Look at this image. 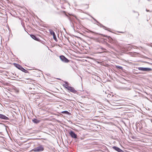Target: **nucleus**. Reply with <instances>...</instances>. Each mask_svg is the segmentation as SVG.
I'll return each mask as SVG.
<instances>
[{
	"label": "nucleus",
	"instance_id": "obj_30",
	"mask_svg": "<svg viewBox=\"0 0 152 152\" xmlns=\"http://www.w3.org/2000/svg\"><path fill=\"white\" fill-rule=\"evenodd\" d=\"M58 80H60V78H58Z\"/></svg>",
	"mask_w": 152,
	"mask_h": 152
},
{
	"label": "nucleus",
	"instance_id": "obj_5",
	"mask_svg": "<svg viewBox=\"0 0 152 152\" xmlns=\"http://www.w3.org/2000/svg\"><path fill=\"white\" fill-rule=\"evenodd\" d=\"M44 148L42 145H40L33 149V151L35 152H38L43 151Z\"/></svg>",
	"mask_w": 152,
	"mask_h": 152
},
{
	"label": "nucleus",
	"instance_id": "obj_11",
	"mask_svg": "<svg viewBox=\"0 0 152 152\" xmlns=\"http://www.w3.org/2000/svg\"><path fill=\"white\" fill-rule=\"evenodd\" d=\"M50 33L51 35H52L53 36V38L56 41V35L55 34L54 32L52 30H50Z\"/></svg>",
	"mask_w": 152,
	"mask_h": 152
},
{
	"label": "nucleus",
	"instance_id": "obj_3",
	"mask_svg": "<svg viewBox=\"0 0 152 152\" xmlns=\"http://www.w3.org/2000/svg\"><path fill=\"white\" fill-rule=\"evenodd\" d=\"M60 60L64 63H67L69 62L70 60L66 58L63 55H60L59 56Z\"/></svg>",
	"mask_w": 152,
	"mask_h": 152
},
{
	"label": "nucleus",
	"instance_id": "obj_28",
	"mask_svg": "<svg viewBox=\"0 0 152 152\" xmlns=\"http://www.w3.org/2000/svg\"><path fill=\"white\" fill-rule=\"evenodd\" d=\"M27 79L28 80H32V81H34V80H33V79Z\"/></svg>",
	"mask_w": 152,
	"mask_h": 152
},
{
	"label": "nucleus",
	"instance_id": "obj_1",
	"mask_svg": "<svg viewBox=\"0 0 152 152\" xmlns=\"http://www.w3.org/2000/svg\"><path fill=\"white\" fill-rule=\"evenodd\" d=\"M100 35L103 36L104 37H105L107 38V39H103V42H102L103 44L104 45H105L107 46L108 48L110 49H114L113 47L110 44H108L107 42L106 41H105V40H108V42L113 44V45L115 46H117L118 45V43L117 41L115 39H113L110 36H108L106 35H103V34H100Z\"/></svg>",
	"mask_w": 152,
	"mask_h": 152
},
{
	"label": "nucleus",
	"instance_id": "obj_21",
	"mask_svg": "<svg viewBox=\"0 0 152 152\" xmlns=\"http://www.w3.org/2000/svg\"><path fill=\"white\" fill-rule=\"evenodd\" d=\"M144 68L143 67H139L138 68L137 67L136 68L138 69L140 71H144Z\"/></svg>",
	"mask_w": 152,
	"mask_h": 152
},
{
	"label": "nucleus",
	"instance_id": "obj_19",
	"mask_svg": "<svg viewBox=\"0 0 152 152\" xmlns=\"http://www.w3.org/2000/svg\"><path fill=\"white\" fill-rule=\"evenodd\" d=\"M7 117L4 115L0 114V118L3 119H6Z\"/></svg>",
	"mask_w": 152,
	"mask_h": 152
},
{
	"label": "nucleus",
	"instance_id": "obj_25",
	"mask_svg": "<svg viewBox=\"0 0 152 152\" xmlns=\"http://www.w3.org/2000/svg\"><path fill=\"white\" fill-rule=\"evenodd\" d=\"M126 90H130V88H126Z\"/></svg>",
	"mask_w": 152,
	"mask_h": 152
},
{
	"label": "nucleus",
	"instance_id": "obj_24",
	"mask_svg": "<svg viewBox=\"0 0 152 152\" xmlns=\"http://www.w3.org/2000/svg\"><path fill=\"white\" fill-rule=\"evenodd\" d=\"M146 11L147 12H152V11H150L149 10H148L147 9H146Z\"/></svg>",
	"mask_w": 152,
	"mask_h": 152
},
{
	"label": "nucleus",
	"instance_id": "obj_2",
	"mask_svg": "<svg viewBox=\"0 0 152 152\" xmlns=\"http://www.w3.org/2000/svg\"><path fill=\"white\" fill-rule=\"evenodd\" d=\"M61 13L65 15V16H67L70 21L71 26L72 28H74V23H76L75 21L74 20V19L73 18H72L71 17L68 16L66 13V12L64 11H61Z\"/></svg>",
	"mask_w": 152,
	"mask_h": 152
},
{
	"label": "nucleus",
	"instance_id": "obj_33",
	"mask_svg": "<svg viewBox=\"0 0 152 152\" xmlns=\"http://www.w3.org/2000/svg\"><path fill=\"white\" fill-rule=\"evenodd\" d=\"M58 46H59V45H58Z\"/></svg>",
	"mask_w": 152,
	"mask_h": 152
},
{
	"label": "nucleus",
	"instance_id": "obj_13",
	"mask_svg": "<svg viewBox=\"0 0 152 152\" xmlns=\"http://www.w3.org/2000/svg\"><path fill=\"white\" fill-rule=\"evenodd\" d=\"M30 36L32 38H33V39H34L36 40L39 41V40L38 38H37L34 35L31 34L30 35Z\"/></svg>",
	"mask_w": 152,
	"mask_h": 152
},
{
	"label": "nucleus",
	"instance_id": "obj_7",
	"mask_svg": "<svg viewBox=\"0 0 152 152\" xmlns=\"http://www.w3.org/2000/svg\"><path fill=\"white\" fill-rule=\"evenodd\" d=\"M68 91H70V92L74 93V94H78V93L77 91H76L74 88L73 87L70 86V87L69 88Z\"/></svg>",
	"mask_w": 152,
	"mask_h": 152
},
{
	"label": "nucleus",
	"instance_id": "obj_16",
	"mask_svg": "<svg viewBox=\"0 0 152 152\" xmlns=\"http://www.w3.org/2000/svg\"><path fill=\"white\" fill-rule=\"evenodd\" d=\"M115 66V68L117 69L121 70H123V67L121 66L118 65H116Z\"/></svg>",
	"mask_w": 152,
	"mask_h": 152
},
{
	"label": "nucleus",
	"instance_id": "obj_31",
	"mask_svg": "<svg viewBox=\"0 0 152 152\" xmlns=\"http://www.w3.org/2000/svg\"><path fill=\"white\" fill-rule=\"evenodd\" d=\"M88 30V31H89L90 32H91V31L90 30Z\"/></svg>",
	"mask_w": 152,
	"mask_h": 152
},
{
	"label": "nucleus",
	"instance_id": "obj_15",
	"mask_svg": "<svg viewBox=\"0 0 152 152\" xmlns=\"http://www.w3.org/2000/svg\"><path fill=\"white\" fill-rule=\"evenodd\" d=\"M144 71L146 72H149L152 71V69L148 67H145Z\"/></svg>",
	"mask_w": 152,
	"mask_h": 152
},
{
	"label": "nucleus",
	"instance_id": "obj_8",
	"mask_svg": "<svg viewBox=\"0 0 152 152\" xmlns=\"http://www.w3.org/2000/svg\"><path fill=\"white\" fill-rule=\"evenodd\" d=\"M112 148L114 150L118 152H124L123 150L116 146H113L112 147Z\"/></svg>",
	"mask_w": 152,
	"mask_h": 152
},
{
	"label": "nucleus",
	"instance_id": "obj_17",
	"mask_svg": "<svg viewBox=\"0 0 152 152\" xmlns=\"http://www.w3.org/2000/svg\"><path fill=\"white\" fill-rule=\"evenodd\" d=\"M99 48L102 49L103 51V52H107V50L105 48H104L102 46H99Z\"/></svg>",
	"mask_w": 152,
	"mask_h": 152
},
{
	"label": "nucleus",
	"instance_id": "obj_22",
	"mask_svg": "<svg viewBox=\"0 0 152 152\" xmlns=\"http://www.w3.org/2000/svg\"><path fill=\"white\" fill-rule=\"evenodd\" d=\"M91 17L97 23V25L99 24L100 23L98 21H97L96 19L94 18L92 16H91Z\"/></svg>",
	"mask_w": 152,
	"mask_h": 152
},
{
	"label": "nucleus",
	"instance_id": "obj_27",
	"mask_svg": "<svg viewBox=\"0 0 152 152\" xmlns=\"http://www.w3.org/2000/svg\"><path fill=\"white\" fill-rule=\"evenodd\" d=\"M133 12H135L134 11H134H133ZM137 13H138V15H139V14L138 13V12H137Z\"/></svg>",
	"mask_w": 152,
	"mask_h": 152
},
{
	"label": "nucleus",
	"instance_id": "obj_10",
	"mask_svg": "<svg viewBox=\"0 0 152 152\" xmlns=\"http://www.w3.org/2000/svg\"><path fill=\"white\" fill-rule=\"evenodd\" d=\"M64 82L65 83V84H64L63 86L68 90L69 89L68 88H69H69V87H70V86H69V83H68V82L66 81H64Z\"/></svg>",
	"mask_w": 152,
	"mask_h": 152
},
{
	"label": "nucleus",
	"instance_id": "obj_4",
	"mask_svg": "<svg viewBox=\"0 0 152 152\" xmlns=\"http://www.w3.org/2000/svg\"><path fill=\"white\" fill-rule=\"evenodd\" d=\"M68 132L69 134L72 138L74 139H76L77 138V135L73 131L70 130V131Z\"/></svg>",
	"mask_w": 152,
	"mask_h": 152
},
{
	"label": "nucleus",
	"instance_id": "obj_14",
	"mask_svg": "<svg viewBox=\"0 0 152 152\" xmlns=\"http://www.w3.org/2000/svg\"><path fill=\"white\" fill-rule=\"evenodd\" d=\"M97 25L101 27H102L104 29L107 30V29L108 28L105 26H103L100 23L99 24H97Z\"/></svg>",
	"mask_w": 152,
	"mask_h": 152
},
{
	"label": "nucleus",
	"instance_id": "obj_29",
	"mask_svg": "<svg viewBox=\"0 0 152 152\" xmlns=\"http://www.w3.org/2000/svg\"><path fill=\"white\" fill-rule=\"evenodd\" d=\"M119 33H124V32H122V31H120V32H118Z\"/></svg>",
	"mask_w": 152,
	"mask_h": 152
},
{
	"label": "nucleus",
	"instance_id": "obj_23",
	"mask_svg": "<svg viewBox=\"0 0 152 152\" xmlns=\"http://www.w3.org/2000/svg\"><path fill=\"white\" fill-rule=\"evenodd\" d=\"M61 106L62 107V105H61L60 103H58V108L59 109V107H61Z\"/></svg>",
	"mask_w": 152,
	"mask_h": 152
},
{
	"label": "nucleus",
	"instance_id": "obj_32",
	"mask_svg": "<svg viewBox=\"0 0 152 152\" xmlns=\"http://www.w3.org/2000/svg\"><path fill=\"white\" fill-rule=\"evenodd\" d=\"M57 121H58V122H59V121L58 120Z\"/></svg>",
	"mask_w": 152,
	"mask_h": 152
},
{
	"label": "nucleus",
	"instance_id": "obj_9",
	"mask_svg": "<svg viewBox=\"0 0 152 152\" xmlns=\"http://www.w3.org/2000/svg\"><path fill=\"white\" fill-rule=\"evenodd\" d=\"M61 113L65 114H66L67 115H69L71 114L70 113H69V112L68 111H67L65 110V111H58V116L59 115L58 114H61Z\"/></svg>",
	"mask_w": 152,
	"mask_h": 152
},
{
	"label": "nucleus",
	"instance_id": "obj_26",
	"mask_svg": "<svg viewBox=\"0 0 152 152\" xmlns=\"http://www.w3.org/2000/svg\"><path fill=\"white\" fill-rule=\"evenodd\" d=\"M57 37H58V39H59L60 40V39L59 38V36H58H58H57Z\"/></svg>",
	"mask_w": 152,
	"mask_h": 152
},
{
	"label": "nucleus",
	"instance_id": "obj_20",
	"mask_svg": "<svg viewBox=\"0 0 152 152\" xmlns=\"http://www.w3.org/2000/svg\"><path fill=\"white\" fill-rule=\"evenodd\" d=\"M33 121L34 123H38L40 122V121L39 120L37 119H34L33 120Z\"/></svg>",
	"mask_w": 152,
	"mask_h": 152
},
{
	"label": "nucleus",
	"instance_id": "obj_12",
	"mask_svg": "<svg viewBox=\"0 0 152 152\" xmlns=\"http://www.w3.org/2000/svg\"><path fill=\"white\" fill-rule=\"evenodd\" d=\"M13 64L16 67H17L20 70V69L21 68V67H22V66L16 63H14Z\"/></svg>",
	"mask_w": 152,
	"mask_h": 152
},
{
	"label": "nucleus",
	"instance_id": "obj_6",
	"mask_svg": "<svg viewBox=\"0 0 152 152\" xmlns=\"http://www.w3.org/2000/svg\"><path fill=\"white\" fill-rule=\"evenodd\" d=\"M140 93L134 90H132L131 91V95L134 97H137L139 96Z\"/></svg>",
	"mask_w": 152,
	"mask_h": 152
},
{
	"label": "nucleus",
	"instance_id": "obj_18",
	"mask_svg": "<svg viewBox=\"0 0 152 152\" xmlns=\"http://www.w3.org/2000/svg\"><path fill=\"white\" fill-rule=\"evenodd\" d=\"M20 70H21V71H22L23 72H24L25 73H28V71L27 70L25 69L22 67H21V69H20Z\"/></svg>",
	"mask_w": 152,
	"mask_h": 152
}]
</instances>
